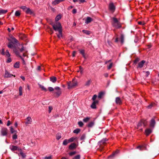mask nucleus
Listing matches in <instances>:
<instances>
[{"instance_id":"f257e3e1","label":"nucleus","mask_w":159,"mask_h":159,"mask_svg":"<svg viewBox=\"0 0 159 159\" xmlns=\"http://www.w3.org/2000/svg\"><path fill=\"white\" fill-rule=\"evenodd\" d=\"M8 43L7 47L9 48H13L14 47V46H15V44L18 46L20 45L18 41L12 35L10 36L9 38L8 39Z\"/></svg>"},{"instance_id":"f03ea898","label":"nucleus","mask_w":159,"mask_h":159,"mask_svg":"<svg viewBox=\"0 0 159 159\" xmlns=\"http://www.w3.org/2000/svg\"><path fill=\"white\" fill-rule=\"evenodd\" d=\"M53 29L56 31H58L59 34H57V36L59 38L62 37V29L61 24L59 22H57L55 24L52 25Z\"/></svg>"},{"instance_id":"7ed1b4c3","label":"nucleus","mask_w":159,"mask_h":159,"mask_svg":"<svg viewBox=\"0 0 159 159\" xmlns=\"http://www.w3.org/2000/svg\"><path fill=\"white\" fill-rule=\"evenodd\" d=\"M111 24L112 26L116 29L120 28L121 27V25L120 22L115 17L112 18Z\"/></svg>"},{"instance_id":"20e7f679","label":"nucleus","mask_w":159,"mask_h":159,"mask_svg":"<svg viewBox=\"0 0 159 159\" xmlns=\"http://www.w3.org/2000/svg\"><path fill=\"white\" fill-rule=\"evenodd\" d=\"M77 85V82L76 81L73 79L71 82L68 83V88L70 89L76 87Z\"/></svg>"},{"instance_id":"39448f33","label":"nucleus","mask_w":159,"mask_h":159,"mask_svg":"<svg viewBox=\"0 0 159 159\" xmlns=\"http://www.w3.org/2000/svg\"><path fill=\"white\" fill-rule=\"evenodd\" d=\"M55 91L54 93H55L56 95L59 97L61 93V88L58 87H56L55 88Z\"/></svg>"},{"instance_id":"423d86ee","label":"nucleus","mask_w":159,"mask_h":159,"mask_svg":"<svg viewBox=\"0 0 159 159\" xmlns=\"http://www.w3.org/2000/svg\"><path fill=\"white\" fill-rule=\"evenodd\" d=\"M7 129L6 128H2L1 130V133L2 136H6L7 134Z\"/></svg>"},{"instance_id":"0eeeda50","label":"nucleus","mask_w":159,"mask_h":159,"mask_svg":"<svg viewBox=\"0 0 159 159\" xmlns=\"http://www.w3.org/2000/svg\"><path fill=\"white\" fill-rule=\"evenodd\" d=\"M25 120H26V121L25 122V123L26 125L30 124H31L32 122V119L30 117H27Z\"/></svg>"},{"instance_id":"6e6552de","label":"nucleus","mask_w":159,"mask_h":159,"mask_svg":"<svg viewBox=\"0 0 159 159\" xmlns=\"http://www.w3.org/2000/svg\"><path fill=\"white\" fill-rule=\"evenodd\" d=\"M13 51L15 54L18 56H19L21 57L20 55V53L19 51L18 50L17 48H16L15 46H14V47L13 48Z\"/></svg>"},{"instance_id":"1a4fd4ad","label":"nucleus","mask_w":159,"mask_h":159,"mask_svg":"<svg viewBox=\"0 0 159 159\" xmlns=\"http://www.w3.org/2000/svg\"><path fill=\"white\" fill-rule=\"evenodd\" d=\"M115 102L117 105H120L122 103V101L119 97H117L116 98Z\"/></svg>"},{"instance_id":"9d476101","label":"nucleus","mask_w":159,"mask_h":159,"mask_svg":"<svg viewBox=\"0 0 159 159\" xmlns=\"http://www.w3.org/2000/svg\"><path fill=\"white\" fill-rule=\"evenodd\" d=\"M109 9L112 11L114 12L115 10V7L113 3H110L109 5Z\"/></svg>"},{"instance_id":"9b49d317","label":"nucleus","mask_w":159,"mask_h":159,"mask_svg":"<svg viewBox=\"0 0 159 159\" xmlns=\"http://www.w3.org/2000/svg\"><path fill=\"white\" fill-rule=\"evenodd\" d=\"M98 100H96V101H93V103H92L91 107L93 109H95L96 108V104H97L98 103Z\"/></svg>"},{"instance_id":"f8f14e48","label":"nucleus","mask_w":159,"mask_h":159,"mask_svg":"<svg viewBox=\"0 0 159 159\" xmlns=\"http://www.w3.org/2000/svg\"><path fill=\"white\" fill-rule=\"evenodd\" d=\"M156 123L155 119L152 118L150 121V126L151 127H154Z\"/></svg>"},{"instance_id":"ddd939ff","label":"nucleus","mask_w":159,"mask_h":159,"mask_svg":"<svg viewBox=\"0 0 159 159\" xmlns=\"http://www.w3.org/2000/svg\"><path fill=\"white\" fill-rule=\"evenodd\" d=\"M13 76L14 77H15V75H13L10 74L8 72H7V71H5V74H4V77H11L12 76Z\"/></svg>"},{"instance_id":"4468645a","label":"nucleus","mask_w":159,"mask_h":159,"mask_svg":"<svg viewBox=\"0 0 159 159\" xmlns=\"http://www.w3.org/2000/svg\"><path fill=\"white\" fill-rule=\"evenodd\" d=\"M64 0H55L52 2V4L53 5L55 6L61 2L64 1Z\"/></svg>"},{"instance_id":"2eb2a0df","label":"nucleus","mask_w":159,"mask_h":159,"mask_svg":"<svg viewBox=\"0 0 159 159\" xmlns=\"http://www.w3.org/2000/svg\"><path fill=\"white\" fill-rule=\"evenodd\" d=\"M145 126V125L143 121H140L137 125L138 128H141L142 126L144 127Z\"/></svg>"},{"instance_id":"dca6fc26","label":"nucleus","mask_w":159,"mask_h":159,"mask_svg":"<svg viewBox=\"0 0 159 159\" xmlns=\"http://www.w3.org/2000/svg\"><path fill=\"white\" fill-rule=\"evenodd\" d=\"M107 139L106 138L103 139L101 141L99 142L98 143L100 145L104 144L106 143V142L107 141Z\"/></svg>"},{"instance_id":"f3484780","label":"nucleus","mask_w":159,"mask_h":159,"mask_svg":"<svg viewBox=\"0 0 159 159\" xmlns=\"http://www.w3.org/2000/svg\"><path fill=\"white\" fill-rule=\"evenodd\" d=\"M145 62V61L144 60H142L140 62L138 63V67L139 68H142L143 67Z\"/></svg>"},{"instance_id":"a211bd4d","label":"nucleus","mask_w":159,"mask_h":159,"mask_svg":"<svg viewBox=\"0 0 159 159\" xmlns=\"http://www.w3.org/2000/svg\"><path fill=\"white\" fill-rule=\"evenodd\" d=\"M93 21V19L90 17H87L85 20V23L86 24H88L92 21Z\"/></svg>"},{"instance_id":"6ab92c4d","label":"nucleus","mask_w":159,"mask_h":159,"mask_svg":"<svg viewBox=\"0 0 159 159\" xmlns=\"http://www.w3.org/2000/svg\"><path fill=\"white\" fill-rule=\"evenodd\" d=\"M76 148V145L75 143H72L69 146V148L71 150L75 149Z\"/></svg>"},{"instance_id":"aec40b11","label":"nucleus","mask_w":159,"mask_h":159,"mask_svg":"<svg viewBox=\"0 0 159 159\" xmlns=\"http://www.w3.org/2000/svg\"><path fill=\"white\" fill-rule=\"evenodd\" d=\"M94 124L95 121L94 120L89 122V123L88 124L87 126L88 127L91 128L94 126Z\"/></svg>"},{"instance_id":"412c9836","label":"nucleus","mask_w":159,"mask_h":159,"mask_svg":"<svg viewBox=\"0 0 159 159\" xmlns=\"http://www.w3.org/2000/svg\"><path fill=\"white\" fill-rule=\"evenodd\" d=\"M152 132V130L149 129H146L145 130V133L147 136H148Z\"/></svg>"},{"instance_id":"4be33fe9","label":"nucleus","mask_w":159,"mask_h":159,"mask_svg":"<svg viewBox=\"0 0 159 159\" xmlns=\"http://www.w3.org/2000/svg\"><path fill=\"white\" fill-rule=\"evenodd\" d=\"M57 78L54 76H52L50 78V80L53 83H55L57 81Z\"/></svg>"},{"instance_id":"5701e85b","label":"nucleus","mask_w":159,"mask_h":159,"mask_svg":"<svg viewBox=\"0 0 159 159\" xmlns=\"http://www.w3.org/2000/svg\"><path fill=\"white\" fill-rule=\"evenodd\" d=\"M25 12L27 14H30L31 15L33 13V12L29 8H27L25 11Z\"/></svg>"},{"instance_id":"b1692460","label":"nucleus","mask_w":159,"mask_h":159,"mask_svg":"<svg viewBox=\"0 0 159 159\" xmlns=\"http://www.w3.org/2000/svg\"><path fill=\"white\" fill-rule=\"evenodd\" d=\"M10 148L12 151H14L17 150L18 148L17 146L13 145Z\"/></svg>"},{"instance_id":"393cba45","label":"nucleus","mask_w":159,"mask_h":159,"mask_svg":"<svg viewBox=\"0 0 159 159\" xmlns=\"http://www.w3.org/2000/svg\"><path fill=\"white\" fill-rule=\"evenodd\" d=\"M20 66V62L17 61L16 62L14 65V67L15 68H18Z\"/></svg>"},{"instance_id":"a878e982","label":"nucleus","mask_w":159,"mask_h":159,"mask_svg":"<svg viewBox=\"0 0 159 159\" xmlns=\"http://www.w3.org/2000/svg\"><path fill=\"white\" fill-rule=\"evenodd\" d=\"M79 51H80V53L83 56L84 58H85V56L84 50L83 49H81V50H80Z\"/></svg>"},{"instance_id":"bb28decb","label":"nucleus","mask_w":159,"mask_h":159,"mask_svg":"<svg viewBox=\"0 0 159 159\" xmlns=\"http://www.w3.org/2000/svg\"><path fill=\"white\" fill-rule=\"evenodd\" d=\"M124 36L123 34H121L120 36V41L121 43H123L124 42Z\"/></svg>"},{"instance_id":"cd10ccee","label":"nucleus","mask_w":159,"mask_h":159,"mask_svg":"<svg viewBox=\"0 0 159 159\" xmlns=\"http://www.w3.org/2000/svg\"><path fill=\"white\" fill-rule=\"evenodd\" d=\"M7 12V10L0 9V15L5 14Z\"/></svg>"},{"instance_id":"c85d7f7f","label":"nucleus","mask_w":159,"mask_h":159,"mask_svg":"<svg viewBox=\"0 0 159 159\" xmlns=\"http://www.w3.org/2000/svg\"><path fill=\"white\" fill-rule=\"evenodd\" d=\"M5 55H6V57H10V54L9 52V51L8 50H7L5 53Z\"/></svg>"},{"instance_id":"c756f323","label":"nucleus","mask_w":159,"mask_h":159,"mask_svg":"<svg viewBox=\"0 0 159 159\" xmlns=\"http://www.w3.org/2000/svg\"><path fill=\"white\" fill-rule=\"evenodd\" d=\"M69 143V142L68 140H67V139H65L63 141L62 144L64 145H66Z\"/></svg>"},{"instance_id":"7c9ffc66","label":"nucleus","mask_w":159,"mask_h":159,"mask_svg":"<svg viewBox=\"0 0 159 159\" xmlns=\"http://www.w3.org/2000/svg\"><path fill=\"white\" fill-rule=\"evenodd\" d=\"M103 93L102 92H100L98 94V98L101 99L102 98L103 95Z\"/></svg>"},{"instance_id":"2f4dec72","label":"nucleus","mask_w":159,"mask_h":159,"mask_svg":"<svg viewBox=\"0 0 159 159\" xmlns=\"http://www.w3.org/2000/svg\"><path fill=\"white\" fill-rule=\"evenodd\" d=\"M19 95L20 96H21L22 95V88L21 86H20L19 87Z\"/></svg>"},{"instance_id":"473e14b6","label":"nucleus","mask_w":159,"mask_h":159,"mask_svg":"<svg viewBox=\"0 0 159 159\" xmlns=\"http://www.w3.org/2000/svg\"><path fill=\"white\" fill-rule=\"evenodd\" d=\"M82 32L87 35H89L90 34V32L87 30H82Z\"/></svg>"},{"instance_id":"72a5a7b5","label":"nucleus","mask_w":159,"mask_h":159,"mask_svg":"<svg viewBox=\"0 0 159 159\" xmlns=\"http://www.w3.org/2000/svg\"><path fill=\"white\" fill-rule=\"evenodd\" d=\"M91 80H88L85 83V85L86 86H89L91 83Z\"/></svg>"},{"instance_id":"f704fd0d","label":"nucleus","mask_w":159,"mask_h":159,"mask_svg":"<svg viewBox=\"0 0 159 159\" xmlns=\"http://www.w3.org/2000/svg\"><path fill=\"white\" fill-rule=\"evenodd\" d=\"M78 72H80V74H82L83 72V69L81 66L79 67V70L77 71Z\"/></svg>"},{"instance_id":"c9c22d12","label":"nucleus","mask_w":159,"mask_h":159,"mask_svg":"<svg viewBox=\"0 0 159 159\" xmlns=\"http://www.w3.org/2000/svg\"><path fill=\"white\" fill-rule=\"evenodd\" d=\"M20 15V11H17L15 13V16H19Z\"/></svg>"},{"instance_id":"e433bc0d","label":"nucleus","mask_w":159,"mask_h":159,"mask_svg":"<svg viewBox=\"0 0 159 159\" xmlns=\"http://www.w3.org/2000/svg\"><path fill=\"white\" fill-rule=\"evenodd\" d=\"M80 131V129H75L73 131V133H75L76 134H78Z\"/></svg>"},{"instance_id":"4c0bfd02","label":"nucleus","mask_w":159,"mask_h":159,"mask_svg":"<svg viewBox=\"0 0 159 159\" xmlns=\"http://www.w3.org/2000/svg\"><path fill=\"white\" fill-rule=\"evenodd\" d=\"M90 119V118L89 117H86V118H84L83 119V121L84 122H88Z\"/></svg>"},{"instance_id":"58836bf2","label":"nucleus","mask_w":159,"mask_h":159,"mask_svg":"<svg viewBox=\"0 0 159 159\" xmlns=\"http://www.w3.org/2000/svg\"><path fill=\"white\" fill-rule=\"evenodd\" d=\"M61 18V16L60 15H57L55 18L56 21H57L59 20Z\"/></svg>"},{"instance_id":"ea45409f","label":"nucleus","mask_w":159,"mask_h":159,"mask_svg":"<svg viewBox=\"0 0 159 159\" xmlns=\"http://www.w3.org/2000/svg\"><path fill=\"white\" fill-rule=\"evenodd\" d=\"M145 148V147L144 146H138L137 147V148L138 149H139L140 150H143Z\"/></svg>"},{"instance_id":"a19ab883","label":"nucleus","mask_w":159,"mask_h":159,"mask_svg":"<svg viewBox=\"0 0 159 159\" xmlns=\"http://www.w3.org/2000/svg\"><path fill=\"white\" fill-rule=\"evenodd\" d=\"M40 87L41 88L42 90H44L45 92L47 91V89L43 86L40 85Z\"/></svg>"},{"instance_id":"79ce46f5","label":"nucleus","mask_w":159,"mask_h":159,"mask_svg":"<svg viewBox=\"0 0 159 159\" xmlns=\"http://www.w3.org/2000/svg\"><path fill=\"white\" fill-rule=\"evenodd\" d=\"M61 134H57L56 135V139L57 140H59L61 138Z\"/></svg>"},{"instance_id":"37998d69","label":"nucleus","mask_w":159,"mask_h":159,"mask_svg":"<svg viewBox=\"0 0 159 159\" xmlns=\"http://www.w3.org/2000/svg\"><path fill=\"white\" fill-rule=\"evenodd\" d=\"M119 152V150H117L115 152H114V153L111 156H110V157L111 156H113L115 155L116 154H118Z\"/></svg>"},{"instance_id":"c03bdc74","label":"nucleus","mask_w":159,"mask_h":159,"mask_svg":"<svg viewBox=\"0 0 159 159\" xmlns=\"http://www.w3.org/2000/svg\"><path fill=\"white\" fill-rule=\"evenodd\" d=\"M76 138H75L74 137H71L68 140L69 142V143L73 141Z\"/></svg>"},{"instance_id":"a18cd8bd","label":"nucleus","mask_w":159,"mask_h":159,"mask_svg":"<svg viewBox=\"0 0 159 159\" xmlns=\"http://www.w3.org/2000/svg\"><path fill=\"white\" fill-rule=\"evenodd\" d=\"M78 124L80 127H82L84 125L83 123L81 121H80L78 122Z\"/></svg>"},{"instance_id":"49530a36","label":"nucleus","mask_w":159,"mask_h":159,"mask_svg":"<svg viewBox=\"0 0 159 159\" xmlns=\"http://www.w3.org/2000/svg\"><path fill=\"white\" fill-rule=\"evenodd\" d=\"M97 96L96 95V94L94 95L93 96V97L92 98V100L93 101H96V100H96V98H97Z\"/></svg>"},{"instance_id":"de8ad7c7","label":"nucleus","mask_w":159,"mask_h":159,"mask_svg":"<svg viewBox=\"0 0 159 159\" xmlns=\"http://www.w3.org/2000/svg\"><path fill=\"white\" fill-rule=\"evenodd\" d=\"M80 155H77L76 156H75L73 159H80Z\"/></svg>"},{"instance_id":"09e8293b","label":"nucleus","mask_w":159,"mask_h":159,"mask_svg":"<svg viewBox=\"0 0 159 159\" xmlns=\"http://www.w3.org/2000/svg\"><path fill=\"white\" fill-rule=\"evenodd\" d=\"M113 66V63H111L109 65L107 66V68L108 69L110 70L111 69V67Z\"/></svg>"},{"instance_id":"8fccbe9b","label":"nucleus","mask_w":159,"mask_h":159,"mask_svg":"<svg viewBox=\"0 0 159 159\" xmlns=\"http://www.w3.org/2000/svg\"><path fill=\"white\" fill-rule=\"evenodd\" d=\"M12 61L11 58L9 57H8L7 60L6 61V62L7 63H9L11 62Z\"/></svg>"},{"instance_id":"3c124183","label":"nucleus","mask_w":159,"mask_h":159,"mask_svg":"<svg viewBox=\"0 0 159 159\" xmlns=\"http://www.w3.org/2000/svg\"><path fill=\"white\" fill-rule=\"evenodd\" d=\"M10 130L11 133H14L16 131L15 130H14V129H13L12 127H10Z\"/></svg>"},{"instance_id":"603ef678","label":"nucleus","mask_w":159,"mask_h":159,"mask_svg":"<svg viewBox=\"0 0 159 159\" xmlns=\"http://www.w3.org/2000/svg\"><path fill=\"white\" fill-rule=\"evenodd\" d=\"M76 153V152L75 151L71 152L69 153L70 156H72Z\"/></svg>"},{"instance_id":"864d4df0","label":"nucleus","mask_w":159,"mask_h":159,"mask_svg":"<svg viewBox=\"0 0 159 159\" xmlns=\"http://www.w3.org/2000/svg\"><path fill=\"white\" fill-rule=\"evenodd\" d=\"M0 53L2 55H5V52L4 51V49H2V50L0 51Z\"/></svg>"},{"instance_id":"5fc2aeb1","label":"nucleus","mask_w":159,"mask_h":159,"mask_svg":"<svg viewBox=\"0 0 159 159\" xmlns=\"http://www.w3.org/2000/svg\"><path fill=\"white\" fill-rule=\"evenodd\" d=\"M139 61V58H136L135 60L134 61V63L135 64H136L137 63V62Z\"/></svg>"},{"instance_id":"6e6d98bb","label":"nucleus","mask_w":159,"mask_h":159,"mask_svg":"<svg viewBox=\"0 0 159 159\" xmlns=\"http://www.w3.org/2000/svg\"><path fill=\"white\" fill-rule=\"evenodd\" d=\"M85 134H83L80 137V139L81 140H83L85 139Z\"/></svg>"},{"instance_id":"4d7b16f0","label":"nucleus","mask_w":159,"mask_h":159,"mask_svg":"<svg viewBox=\"0 0 159 159\" xmlns=\"http://www.w3.org/2000/svg\"><path fill=\"white\" fill-rule=\"evenodd\" d=\"M17 136L16 134H15L13 136H12V138L13 139H17Z\"/></svg>"},{"instance_id":"13d9d810","label":"nucleus","mask_w":159,"mask_h":159,"mask_svg":"<svg viewBox=\"0 0 159 159\" xmlns=\"http://www.w3.org/2000/svg\"><path fill=\"white\" fill-rule=\"evenodd\" d=\"M20 8L24 10H26L27 8L26 6H22L20 7Z\"/></svg>"},{"instance_id":"bf43d9fd","label":"nucleus","mask_w":159,"mask_h":159,"mask_svg":"<svg viewBox=\"0 0 159 159\" xmlns=\"http://www.w3.org/2000/svg\"><path fill=\"white\" fill-rule=\"evenodd\" d=\"M21 45L22 46V47L20 49V51L21 52H22L24 50V48L23 46V44H22Z\"/></svg>"},{"instance_id":"052dcab7","label":"nucleus","mask_w":159,"mask_h":159,"mask_svg":"<svg viewBox=\"0 0 159 159\" xmlns=\"http://www.w3.org/2000/svg\"><path fill=\"white\" fill-rule=\"evenodd\" d=\"M48 89L50 92H52L54 90V89L52 87H49Z\"/></svg>"},{"instance_id":"680f3d73","label":"nucleus","mask_w":159,"mask_h":159,"mask_svg":"<svg viewBox=\"0 0 159 159\" xmlns=\"http://www.w3.org/2000/svg\"><path fill=\"white\" fill-rule=\"evenodd\" d=\"M52 109V107L51 106H49L48 107V111L50 113Z\"/></svg>"},{"instance_id":"e2e57ef3","label":"nucleus","mask_w":159,"mask_h":159,"mask_svg":"<svg viewBox=\"0 0 159 159\" xmlns=\"http://www.w3.org/2000/svg\"><path fill=\"white\" fill-rule=\"evenodd\" d=\"M138 23L139 25H143L144 24V23L143 21H139Z\"/></svg>"},{"instance_id":"0e129e2a","label":"nucleus","mask_w":159,"mask_h":159,"mask_svg":"<svg viewBox=\"0 0 159 159\" xmlns=\"http://www.w3.org/2000/svg\"><path fill=\"white\" fill-rule=\"evenodd\" d=\"M77 11L75 9H73L72 10V12L73 14H75L76 13Z\"/></svg>"},{"instance_id":"69168bd1","label":"nucleus","mask_w":159,"mask_h":159,"mask_svg":"<svg viewBox=\"0 0 159 159\" xmlns=\"http://www.w3.org/2000/svg\"><path fill=\"white\" fill-rule=\"evenodd\" d=\"M51 156H50L49 157H44V159H50L51 158Z\"/></svg>"},{"instance_id":"338daca9","label":"nucleus","mask_w":159,"mask_h":159,"mask_svg":"<svg viewBox=\"0 0 159 159\" xmlns=\"http://www.w3.org/2000/svg\"><path fill=\"white\" fill-rule=\"evenodd\" d=\"M10 124H11L10 121V120H8L7 121V126H9V125H10Z\"/></svg>"},{"instance_id":"774afa93","label":"nucleus","mask_w":159,"mask_h":159,"mask_svg":"<svg viewBox=\"0 0 159 159\" xmlns=\"http://www.w3.org/2000/svg\"><path fill=\"white\" fill-rule=\"evenodd\" d=\"M104 75L105 77H107L108 76V74L107 73H105L104 74Z\"/></svg>"}]
</instances>
